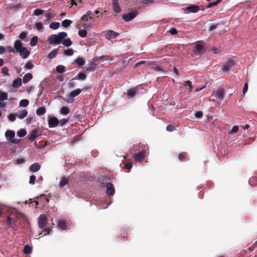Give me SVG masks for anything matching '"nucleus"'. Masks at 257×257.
Segmentation results:
<instances>
[{"instance_id": "obj_1", "label": "nucleus", "mask_w": 257, "mask_h": 257, "mask_svg": "<svg viewBox=\"0 0 257 257\" xmlns=\"http://www.w3.org/2000/svg\"><path fill=\"white\" fill-rule=\"evenodd\" d=\"M6 137L9 140V141L11 144H17L20 140L14 139L15 136V132L12 130H8L5 133Z\"/></svg>"}, {"instance_id": "obj_2", "label": "nucleus", "mask_w": 257, "mask_h": 257, "mask_svg": "<svg viewBox=\"0 0 257 257\" xmlns=\"http://www.w3.org/2000/svg\"><path fill=\"white\" fill-rule=\"evenodd\" d=\"M147 153V151L145 150H143L141 152L135 154L134 156V159L136 162H141L145 158L146 154Z\"/></svg>"}, {"instance_id": "obj_3", "label": "nucleus", "mask_w": 257, "mask_h": 257, "mask_svg": "<svg viewBox=\"0 0 257 257\" xmlns=\"http://www.w3.org/2000/svg\"><path fill=\"white\" fill-rule=\"evenodd\" d=\"M138 14V12L137 10L131 11L127 14L122 16V19L126 22L130 21L134 19Z\"/></svg>"}, {"instance_id": "obj_4", "label": "nucleus", "mask_w": 257, "mask_h": 257, "mask_svg": "<svg viewBox=\"0 0 257 257\" xmlns=\"http://www.w3.org/2000/svg\"><path fill=\"white\" fill-rule=\"evenodd\" d=\"M193 51L196 54L201 55L205 52V49L202 44L197 43L195 45Z\"/></svg>"}, {"instance_id": "obj_5", "label": "nucleus", "mask_w": 257, "mask_h": 257, "mask_svg": "<svg viewBox=\"0 0 257 257\" xmlns=\"http://www.w3.org/2000/svg\"><path fill=\"white\" fill-rule=\"evenodd\" d=\"M47 221L48 218L46 215L44 214H41L38 220L39 227L41 228H43L46 225Z\"/></svg>"}, {"instance_id": "obj_6", "label": "nucleus", "mask_w": 257, "mask_h": 257, "mask_svg": "<svg viewBox=\"0 0 257 257\" xmlns=\"http://www.w3.org/2000/svg\"><path fill=\"white\" fill-rule=\"evenodd\" d=\"M200 10V7L197 5H190V6L183 9V11L188 13H196L199 12Z\"/></svg>"}, {"instance_id": "obj_7", "label": "nucleus", "mask_w": 257, "mask_h": 257, "mask_svg": "<svg viewBox=\"0 0 257 257\" xmlns=\"http://www.w3.org/2000/svg\"><path fill=\"white\" fill-rule=\"evenodd\" d=\"M235 61L232 59L228 60L226 63L223 65L222 70L223 71H228L231 69L232 66L234 65Z\"/></svg>"}, {"instance_id": "obj_8", "label": "nucleus", "mask_w": 257, "mask_h": 257, "mask_svg": "<svg viewBox=\"0 0 257 257\" xmlns=\"http://www.w3.org/2000/svg\"><path fill=\"white\" fill-rule=\"evenodd\" d=\"M41 135V132L37 128L34 129L32 131L30 136L28 137V139L30 141H33L36 138Z\"/></svg>"}, {"instance_id": "obj_9", "label": "nucleus", "mask_w": 257, "mask_h": 257, "mask_svg": "<svg viewBox=\"0 0 257 257\" xmlns=\"http://www.w3.org/2000/svg\"><path fill=\"white\" fill-rule=\"evenodd\" d=\"M49 42L50 44H58L61 43L57 35L52 34L49 37Z\"/></svg>"}, {"instance_id": "obj_10", "label": "nucleus", "mask_w": 257, "mask_h": 257, "mask_svg": "<svg viewBox=\"0 0 257 257\" xmlns=\"http://www.w3.org/2000/svg\"><path fill=\"white\" fill-rule=\"evenodd\" d=\"M106 193L108 196L113 195L114 193L115 190L112 184L110 183H107L106 185Z\"/></svg>"}, {"instance_id": "obj_11", "label": "nucleus", "mask_w": 257, "mask_h": 257, "mask_svg": "<svg viewBox=\"0 0 257 257\" xmlns=\"http://www.w3.org/2000/svg\"><path fill=\"white\" fill-rule=\"evenodd\" d=\"M92 13L90 11H88L85 14L82 16L81 19L82 22H86L89 19H93V15L92 16Z\"/></svg>"}, {"instance_id": "obj_12", "label": "nucleus", "mask_w": 257, "mask_h": 257, "mask_svg": "<svg viewBox=\"0 0 257 257\" xmlns=\"http://www.w3.org/2000/svg\"><path fill=\"white\" fill-rule=\"evenodd\" d=\"M20 56L24 59L27 58L30 55V51L27 50L26 47H23L21 50L19 51Z\"/></svg>"}, {"instance_id": "obj_13", "label": "nucleus", "mask_w": 257, "mask_h": 257, "mask_svg": "<svg viewBox=\"0 0 257 257\" xmlns=\"http://www.w3.org/2000/svg\"><path fill=\"white\" fill-rule=\"evenodd\" d=\"M118 35L117 32H115L112 30H109L105 34V38L107 40H110L112 38H114Z\"/></svg>"}, {"instance_id": "obj_14", "label": "nucleus", "mask_w": 257, "mask_h": 257, "mask_svg": "<svg viewBox=\"0 0 257 257\" xmlns=\"http://www.w3.org/2000/svg\"><path fill=\"white\" fill-rule=\"evenodd\" d=\"M59 123L58 119L55 117H51L48 121V124L50 127H56Z\"/></svg>"}, {"instance_id": "obj_15", "label": "nucleus", "mask_w": 257, "mask_h": 257, "mask_svg": "<svg viewBox=\"0 0 257 257\" xmlns=\"http://www.w3.org/2000/svg\"><path fill=\"white\" fill-rule=\"evenodd\" d=\"M112 8L114 12L119 13L121 12V9L118 5V0H113Z\"/></svg>"}, {"instance_id": "obj_16", "label": "nucleus", "mask_w": 257, "mask_h": 257, "mask_svg": "<svg viewBox=\"0 0 257 257\" xmlns=\"http://www.w3.org/2000/svg\"><path fill=\"white\" fill-rule=\"evenodd\" d=\"M40 168V165L38 163H35L30 166L29 170L32 172H35L39 171Z\"/></svg>"}, {"instance_id": "obj_17", "label": "nucleus", "mask_w": 257, "mask_h": 257, "mask_svg": "<svg viewBox=\"0 0 257 257\" xmlns=\"http://www.w3.org/2000/svg\"><path fill=\"white\" fill-rule=\"evenodd\" d=\"M27 114L28 112L26 109H23L19 111L18 113H16V116L20 119L25 118L27 115Z\"/></svg>"}, {"instance_id": "obj_18", "label": "nucleus", "mask_w": 257, "mask_h": 257, "mask_svg": "<svg viewBox=\"0 0 257 257\" xmlns=\"http://www.w3.org/2000/svg\"><path fill=\"white\" fill-rule=\"evenodd\" d=\"M52 231V229L50 227H46L45 228V229H43V231L40 232L39 234V237H38V238L41 237H42L44 235H48V234H49L51 232V231Z\"/></svg>"}, {"instance_id": "obj_19", "label": "nucleus", "mask_w": 257, "mask_h": 257, "mask_svg": "<svg viewBox=\"0 0 257 257\" xmlns=\"http://www.w3.org/2000/svg\"><path fill=\"white\" fill-rule=\"evenodd\" d=\"M22 48V42L20 40H16L14 43V49H16L17 51L19 52Z\"/></svg>"}, {"instance_id": "obj_20", "label": "nucleus", "mask_w": 257, "mask_h": 257, "mask_svg": "<svg viewBox=\"0 0 257 257\" xmlns=\"http://www.w3.org/2000/svg\"><path fill=\"white\" fill-rule=\"evenodd\" d=\"M178 158L181 161H185L189 160L187 153L186 152H182L180 153L178 156Z\"/></svg>"}, {"instance_id": "obj_21", "label": "nucleus", "mask_w": 257, "mask_h": 257, "mask_svg": "<svg viewBox=\"0 0 257 257\" xmlns=\"http://www.w3.org/2000/svg\"><path fill=\"white\" fill-rule=\"evenodd\" d=\"M33 78V75L31 73H28L25 74L23 78V81L24 83H27Z\"/></svg>"}, {"instance_id": "obj_22", "label": "nucleus", "mask_w": 257, "mask_h": 257, "mask_svg": "<svg viewBox=\"0 0 257 257\" xmlns=\"http://www.w3.org/2000/svg\"><path fill=\"white\" fill-rule=\"evenodd\" d=\"M81 92V90L79 88L76 89L75 90H72L69 94V96L70 97L74 98L75 96H77Z\"/></svg>"}, {"instance_id": "obj_23", "label": "nucleus", "mask_w": 257, "mask_h": 257, "mask_svg": "<svg viewBox=\"0 0 257 257\" xmlns=\"http://www.w3.org/2000/svg\"><path fill=\"white\" fill-rule=\"evenodd\" d=\"M69 183V179L66 177H63L59 183V186L61 188L67 185Z\"/></svg>"}, {"instance_id": "obj_24", "label": "nucleus", "mask_w": 257, "mask_h": 257, "mask_svg": "<svg viewBox=\"0 0 257 257\" xmlns=\"http://www.w3.org/2000/svg\"><path fill=\"white\" fill-rule=\"evenodd\" d=\"M22 85V79L20 78H18L15 79L13 82V86L14 87H19Z\"/></svg>"}, {"instance_id": "obj_25", "label": "nucleus", "mask_w": 257, "mask_h": 257, "mask_svg": "<svg viewBox=\"0 0 257 257\" xmlns=\"http://www.w3.org/2000/svg\"><path fill=\"white\" fill-rule=\"evenodd\" d=\"M224 95V92L222 88L219 89L216 92V96L220 99H222L223 98Z\"/></svg>"}, {"instance_id": "obj_26", "label": "nucleus", "mask_w": 257, "mask_h": 257, "mask_svg": "<svg viewBox=\"0 0 257 257\" xmlns=\"http://www.w3.org/2000/svg\"><path fill=\"white\" fill-rule=\"evenodd\" d=\"M58 227L62 230H65L67 228L65 221L63 220H61L58 222Z\"/></svg>"}, {"instance_id": "obj_27", "label": "nucleus", "mask_w": 257, "mask_h": 257, "mask_svg": "<svg viewBox=\"0 0 257 257\" xmlns=\"http://www.w3.org/2000/svg\"><path fill=\"white\" fill-rule=\"evenodd\" d=\"M75 63L77 64L79 66H82L85 64L84 60L81 57H78L77 58L75 61Z\"/></svg>"}, {"instance_id": "obj_28", "label": "nucleus", "mask_w": 257, "mask_h": 257, "mask_svg": "<svg viewBox=\"0 0 257 257\" xmlns=\"http://www.w3.org/2000/svg\"><path fill=\"white\" fill-rule=\"evenodd\" d=\"M86 78V75L84 73H79L77 75H76L75 77L72 78V80L74 79H80V80H85Z\"/></svg>"}, {"instance_id": "obj_29", "label": "nucleus", "mask_w": 257, "mask_h": 257, "mask_svg": "<svg viewBox=\"0 0 257 257\" xmlns=\"http://www.w3.org/2000/svg\"><path fill=\"white\" fill-rule=\"evenodd\" d=\"M46 112V108L45 107H40L36 110V114L38 115L41 116L44 114Z\"/></svg>"}, {"instance_id": "obj_30", "label": "nucleus", "mask_w": 257, "mask_h": 257, "mask_svg": "<svg viewBox=\"0 0 257 257\" xmlns=\"http://www.w3.org/2000/svg\"><path fill=\"white\" fill-rule=\"evenodd\" d=\"M58 50V48L53 49L51 52L49 53L48 58L50 59L54 58L57 54Z\"/></svg>"}, {"instance_id": "obj_31", "label": "nucleus", "mask_w": 257, "mask_h": 257, "mask_svg": "<svg viewBox=\"0 0 257 257\" xmlns=\"http://www.w3.org/2000/svg\"><path fill=\"white\" fill-rule=\"evenodd\" d=\"M38 37L37 36L33 37L30 41V44L31 46H35L38 43Z\"/></svg>"}, {"instance_id": "obj_32", "label": "nucleus", "mask_w": 257, "mask_h": 257, "mask_svg": "<svg viewBox=\"0 0 257 257\" xmlns=\"http://www.w3.org/2000/svg\"><path fill=\"white\" fill-rule=\"evenodd\" d=\"M8 99V94L0 90V101H4Z\"/></svg>"}, {"instance_id": "obj_33", "label": "nucleus", "mask_w": 257, "mask_h": 257, "mask_svg": "<svg viewBox=\"0 0 257 257\" xmlns=\"http://www.w3.org/2000/svg\"><path fill=\"white\" fill-rule=\"evenodd\" d=\"M65 67L62 65H59L56 68V71L59 73H63L65 71Z\"/></svg>"}, {"instance_id": "obj_34", "label": "nucleus", "mask_w": 257, "mask_h": 257, "mask_svg": "<svg viewBox=\"0 0 257 257\" xmlns=\"http://www.w3.org/2000/svg\"><path fill=\"white\" fill-rule=\"evenodd\" d=\"M59 26L60 23L59 22H52L49 25V27L53 30L57 29Z\"/></svg>"}, {"instance_id": "obj_35", "label": "nucleus", "mask_w": 257, "mask_h": 257, "mask_svg": "<svg viewBox=\"0 0 257 257\" xmlns=\"http://www.w3.org/2000/svg\"><path fill=\"white\" fill-rule=\"evenodd\" d=\"M57 36L60 41V42H62V40H63L65 37L67 36V34L66 32H60L58 35H57Z\"/></svg>"}, {"instance_id": "obj_36", "label": "nucleus", "mask_w": 257, "mask_h": 257, "mask_svg": "<svg viewBox=\"0 0 257 257\" xmlns=\"http://www.w3.org/2000/svg\"><path fill=\"white\" fill-rule=\"evenodd\" d=\"M32 250V247H31L29 245H26L24 246L23 251H24V253L28 254H30V253H31Z\"/></svg>"}, {"instance_id": "obj_37", "label": "nucleus", "mask_w": 257, "mask_h": 257, "mask_svg": "<svg viewBox=\"0 0 257 257\" xmlns=\"http://www.w3.org/2000/svg\"><path fill=\"white\" fill-rule=\"evenodd\" d=\"M137 93V89L136 88H131L128 90L127 94L130 97L134 96Z\"/></svg>"}, {"instance_id": "obj_38", "label": "nucleus", "mask_w": 257, "mask_h": 257, "mask_svg": "<svg viewBox=\"0 0 257 257\" xmlns=\"http://www.w3.org/2000/svg\"><path fill=\"white\" fill-rule=\"evenodd\" d=\"M62 44L65 45L66 47H69L72 44V42L70 38H67L66 39L64 40L62 42H61Z\"/></svg>"}, {"instance_id": "obj_39", "label": "nucleus", "mask_w": 257, "mask_h": 257, "mask_svg": "<svg viewBox=\"0 0 257 257\" xmlns=\"http://www.w3.org/2000/svg\"><path fill=\"white\" fill-rule=\"evenodd\" d=\"M29 101L28 99H22L20 102V106L22 107H26L28 105Z\"/></svg>"}, {"instance_id": "obj_40", "label": "nucleus", "mask_w": 257, "mask_h": 257, "mask_svg": "<svg viewBox=\"0 0 257 257\" xmlns=\"http://www.w3.org/2000/svg\"><path fill=\"white\" fill-rule=\"evenodd\" d=\"M60 112L62 114L67 115L69 112V109L66 106H63L60 110Z\"/></svg>"}, {"instance_id": "obj_41", "label": "nucleus", "mask_w": 257, "mask_h": 257, "mask_svg": "<svg viewBox=\"0 0 257 257\" xmlns=\"http://www.w3.org/2000/svg\"><path fill=\"white\" fill-rule=\"evenodd\" d=\"M72 23V22L71 20H64L62 23V25L64 27H67L69 26Z\"/></svg>"}, {"instance_id": "obj_42", "label": "nucleus", "mask_w": 257, "mask_h": 257, "mask_svg": "<svg viewBox=\"0 0 257 257\" xmlns=\"http://www.w3.org/2000/svg\"><path fill=\"white\" fill-rule=\"evenodd\" d=\"M87 32L85 30H80L78 31V35L82 38H85L86 37Z\"/></svg>"}, {"instance_id": "obj_43", "label": "nucleus", "mask_w": 257, "mask_h": 257, "mask_svg": "<svg viewBox=\"0 0 257 257\" xmlns=\"http://www.w3.org/2000/svg\"><path fill=\"white\" fill-rule=\"evenodd\" d=\"M221 2V0H217L215 2H211L208 4L207 6L206 7V8H210L213 6H215L217 5L220 2Z\"/></svg>"}, {"instance_id": "obj_44", "label": "nucleus", "mask_w": 257, "mask_h": 257, "mask_svg": "<svg viewBox=\"0 0 257 257\" xmlns=\"http://www.w3.org/2000/svg\"><path fill=\"white\" fill-rule=\"evenodd\" d=\"M63 53L67 56H72L74 53V51L72 49H68L64 51Z\"/></svg>"}, {"instance_id": "obj_45", "label": "nucleus", "mask_w": 257, "mask_h": 257, "mask_svg": "<svg viewBox=\"0 0 257 257\" xmlns=\"http://www.w3.org/2000/svg\"><path fill=\"white\" fill-rule=\"evenodd\" d=\"M248 182L251 186L255 185L257 184V178L252 177L250 178Z\"/></svg>"}, {"instance_id": "obj_46", "label": "nucleus", "mask_w": 257, "mask_h": 257, "mask_svg": "<svg viewBox=\"0 0 257 257\" xmlns=\"http://www.w3.org/2000/svg\"><path fill=\"white\" fill-rule=\"evenodd\" d=\"M27 132L25 129H21L17 132V135L20 137H23L26 135Z\"/></svg>"}, {"instance_id": "obj_47", "label": "nucleus", "mask_w": 257, "mask_h": 257, "mask_svg": "<svg viewBox=\"0 0 257 257\" xmlns=\"http://www.w3.org/2000/svg\"><path fill=\"white\" fill-rule=\"evenodd\" d=\"M9 68L7 67H4L2 69V72L4 75L10 76L9 73Z\"/></svg>"}, {"instance_id": "obj_48", "label": "nucleus", "mask_w": 257, "mask_h": 257, "mask_svg": "<svg viewBox=\"0 0 257 257\" xmlns=\"http://www.w3.org/2000/svg\"><path fill=\"white\" fill-rule=\"evenodd\" d=\"M43 13H44L43 10H42L41 9H36L35 10H34V15L35 16H39V15H42L43 14Z\"/></svg>"}, {"instance_id": "obj_49", "label": "nucleus", "mask_w": 257, "mask_h": 257, "mask_svg": "<svg viewBox=\"0 0 257 257\" xmlns=\"http://www.w3.org/2000/svg\"><path fill=\"white\" fill-rule=\"evenodd\" d=\"M24 67L26 68V69H32L33 67H34V65L33 64H32L31 62H28L27 63H26V64L25 65V66Z\"/></svg>"}, {"instance_id": "obj_50", "label": "nucleus", "mask_w": 257, "mask_h": 257, "mask_svg": "<svg viewBox=\"0 0 257 257\" xmlns=\"http://www.w3.org/2000/svg\"><path fill=\"white\" fill-rule=\"evenodd\" d=\"M157 0H142L141 3L145 4L148 5L149 4H153L155 3Z\"/></svg>"}, {"instance_id": "obj_51", "label": "nucleus", "mask_w": 257, "mask_h": 257, "mask_svg": "<svg viewBox=\"0 0 257 257\" xmlns=\"http://www.w3.org/2000/svg\"><path fill=\"white\" fill-rule=\"evenodd\" d=\"M27 33L26 32H22L19 35V38L22 40H24L27 37Z\"/></svg>"}, {"instance_id": "obj_52", "label": "nucleus", "mask_w": 257, "mask_h": 257, "mask_svg": "<svg viewBox=\"0 0 257 257\" xmlns=\"http://www.w3.org/2000/svg\"><path fill=\"white\" fill-rule=\"evenodd\" d=\"M62 99L65 102H66L67 103H71L73 102V101L74 100V98L70 97V96H69V98H63Z\"/></svg>"}, {"instance_id": "obj_53", "label": "nucleus", "mask_w": 257, "mask_h": 257, "mask_svg": "<svg viewBox=\"0 0 257 257\" xmlns=\"http://www.w3.org/2000/svg\"><path fill=\"white\" fill-rule=\"evenodd\" d=\"M184 85H187L189 87V91H191V90L192 89V82L189 81L187 80L185 82Z\"/></svg>"}, {"instance_id": "obj_54", "label": "nucleus", "mask_w": 257, "mask_h": 257, "mask_svg": "<svg viewBox=\"0 0 257 257\" xmlns=\"http://www.w3.org/2000/svg\"><path fill=\"white\" fill-rule=\"evenodd\" d=\"M16 116H17L16 115V113L15 114L11 113L8 115V118L10 121H14L16 120Z\"/></svg>"}, {"instance_id": "obj_55", "label": "nucleus", "mask_w": 257, "mask_h": 257, "mask_svg": "<svg viewBox=\"0 0 257 257\" xmlns=\"http://www.w3.org/2000/svg\"><path fill=\"white\" fill-rule=\"evenodd\" d=\"M175 127L172 124H169L167 126L166 130L168 132H173L175 130Z\"/></svg>"}, {"instance_id": "obj_56", "label": "nucleus", "mask_w": 257, "mask_h": 257, "mask_svg": "<svg viewBox=\"0 0 257 257\" xmlns=\"http://www.w3.org/2000/svg\"><path fill=\"white\" fill-rule=\"evenodd\" d=\"M36 176L34 175H31L30 177L29 183L31 184H34L36 180Z\"/></svg>"}, {"instance_id": "obj_57", "label": "nucleus", "mask_w": 257, "mask_h": 257, "mask_svg": "<svg viewBox=\"0 0 257 257\" xmlns=\"http://www.w3.org/2000/svg\"><path fill=\"white\" fill-rule=\"evenodd\" d=\"M6 50L10 53H15V50L10 46H6Z\"/></svg>"}, {"instance_id": "obj_58", "label": "nucleus", "mask_w": 257, "mask_h": 257, "mask_svg": "<svg viewBox=\"0 0 257 257\" xmlns=\"http://www.w3.org/2000/svg\"><path fill=\"white\" fill-rule=\"evenodd\" d=\"M168 32L171 34V35H175L177 33V30L175 28H171Z\"/></svg>"}, {"instance_id": "obj_59", "label": "nucleus", "mask_w": 257, "mask_h": 257, "mask_svg": "<svg viewBox=\"0 0 257 257\" xmlns=\"http://www.w3.org/2000/svg\"><path fill=\"white\" fill-rule=\"evenodd\" d=\"M132 164L131 162H127L124 164V168L127 170H130L132 168Z\"/></svg>"}, {"instance_id": "obj_60", "label": "nucleus", "mask_w": 257, "mask_h": 257, "mask_svg": "<svg viewBox=\"0 0 257 257\" xmlns=\"http://www.w3.org/2000/svg\"><path fill=\"white\" fill-rule=\"evenodd\" d=\"M36 28L38 30H41L43 29V24L40 22L37 23L35 24Z\"/></svg>"}, {"instance_id": "obj_61", "label": "nucleus", "mask_w": 257, "mask_h": 257, "mask_svg": "<svg viewBox=\"0 0 257 257\" xmlns=\"http://www.w3.org/2000/svg\"><path fill=\"white\" fill-rule=\"evenodd\" d=\"M195 116L196 118H201L203 116V113L200 111H196L195 114Z\"/></svg>"}, {"instance_id": "obj_62", "label": "nucleus", "mask_w": 257, "mask_h": 257, "mask_svg": "<svg viewBox=\"0 0 257 257\" xmlns=\"http://www.w3.org/2000/svg\"><path fill=\"white\" fill-rule=\"evenodd\" d=\"M248 89V83L246 82L244 84V85L243 86V89H242V93L243 95H244L246 92H247Z\"/></svg>"}, {"instance_id": "obj_63", "label": "nucleus", "mask_w": 257, "mask_h": 257, "mask_svg": "<svg viewBox=\"0 0 257 257\" xmlns=\"http://www.w3.org/2000/svg\"><path fill=\"white\" fill-rule=\"evenodd\" d=\"M238 127L237 126L235 125L232 127V128L230 132V133H236L238 132Z\"/></svg>"}, {"instance_id": "obj_64", "label": "nucleus", "mask_w": 257, "mask_h": 257, "mask_svg": "<svg viewBox=\"0 0 257 257\" xmlns=\"http://www.w3.org/2000/svg\"><path fill=\"white\" fill-rule=\"evenodd\" d=\"M82 27H84L85 29H90L91 28V25L90 24L84 23L82 25Z\"/></svg>"}]
</instances>
